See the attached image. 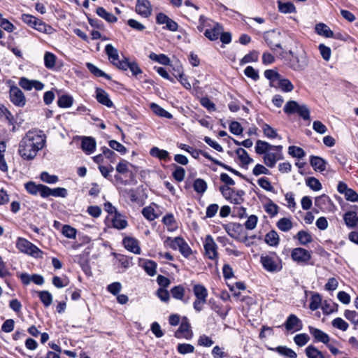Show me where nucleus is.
I'll use <instances>...</instances> for the list:
<instances>
[{
  "instance_id": "f257e3e1",
  "label": "nucleus",
  "mask_w": 358,
  "mask_h": 358,
  "mask_svg": "<svg viewBox=\"0 0 358 358\" xmlns=\"http://www.w3.org/2000/svg\"><path fill=\"white\" fill-rule=\"evenodd\" d=\"M46 143V136L42 131H28L19 143L18 154L24 160H33L38 152L42 150Z\"/></svg>"
},
{
  "instance_id": "f03ea898",
  "label": "nucleus",
  "mask_w": 358,
  "mask_h": 358,
  "mask_svg": "<svg viewBox=\"0 0 358 358\" xmlns=\"http://www.w3.org/2000/svg\"><path fill=\"white\" fill-rule=\"evenodd\" d=\"M282 150V145H273L262 140H257L256 142V153L264 155V163L269 168H273L278 161L283 159L284 157Z\"/></svg>"
},
{
  "instance_id": "7ed1b4c3",
  "label": "nucleus",
  "mask_w": 358,
  "mask_h": 358,
  "mask_svg": "<svg viewBox=\"0 0 358 358\" xmlns=\"http://www.w3.org/2000/svg\"><path fill=\"white\" fill-rule=\"evenodd\" d=\"M260 263L264 270L271 273H276L282 269V259L275 252L262 254Z\"/></svg>"
},
{
  "instance_id": "20e7f679",
  "label": "nucleus",
  "mask_w": 358,
  "mask_h": 358,
  "mask_svg": "<svg viewBox=\"0 0 358 358\" xmlns=\"http://www.w3.org/2000/svg\"><path fill=\"white\" fill-rule=\"evenodd\" d=\"M288 54L292 56L288 65L292 70L302 71L308 66V56L304 50L301 49L296 52L289 50Z\"/></svg>"
},
{
  "instance_id": "39448f33",
  "label": "nucleus",
  "mask_w": 358,
  "mask_h": 358,
  "mask_svg": "<svg viewBox=\"0 0 358 358\" xmlns=\"http://www.w3.org/2000/svg\"><path fill=\"white\" fill-rule=\"evenodd\" d=\"M283 110L287 115L296 113L304 120H310V110L308 106L305 104H299L296 101H287Z\"/></svg>"
},
{
  "instance_id": "423d86ee",
  "label": "nucleus",
  "mask_w": 358,
  "mask_h": 358,
  "mask_svg": "<svg viewBox=\"0 0 358 358\" xmlns=\"http://www.w3.org/2000/svg\"><path fill=\"white\" fill-rule=\"evenodd\" d=\"M16 248L22 253L31 255L35 258H41L43 252L34 244L24 238H18Z\"/></svg>"
},
{
  "instance_id": "0eeeda50",
  "label": "nucleus",
  "mask_w": 358,
  "mask_h": 358,
  "mask_svg": "<svg viewBox=\"0 0 358 358\" xmlns=\"http://www.w3.org/2000/svg\"><path fill=\"white\" fill-rule=\"evenodd\" d=\"M220 191L224 199L234 204H241L244 201L245 192L242 189H235L227 185L220 187Z\"/></svg>"
},
{
  "instance_id": "6e6552de",
  "label": "nucleus",
  "mask_w": 358,
  "mask_h": 358,
  "mask_svg": "<svg viewBox=\"0 0 358 358\" xmlns=\"http://www.w3.org/2000/svg\"><path fill=\"white\" fill-rule=\"evenodd\" d=\"M164 243L173 250H179L180 252L185 257H188L192 254V249L181 237L178 236L174 238L169 237Z\"/></svg>"
},
{
  "instance_id": "1a4fd4ad",
  "label": "nucleus",
  "mask_w": 358,
  "mask_h": 358,
  "mask_svg": "<svg viewBox=\"0 0 358 358\" xmlns=\"http://www.w3.org/2000/svg\"><path fill=\"white\" fill-rule=\"evenodd\" d=\"M205 255L212 260H217V245L210 235H207L203 243Z\"/></svg>"
},
{
  "instance_id": "9d476101",
  "label": "nucleus",
  "mask_w": 358,
  "mask_h": 358,
  "mask_svg": "<svg viewBox=\"0 0 358 358\" xmlns=\"http://www.w3.org/2000/svg\"><path fill=\"white\" fill-rule=\"evenodd\" d=\"M311 257V252L303 248H294L291 252L292 260L298 264H308Z\"/></svg>"
},
{
  "instance_id": "9b49d317",
  "label": "nucleus",
  "mask_w": 358,
  "mask_h": 358,
  "mask_svg": "<svg viewBox=\"0 0 358 358\" xmlns=\"http://www.w3.org/2000/svg\"><path fill=\"white\" fill-rule=\"evenodd\" d=\"M10 100L16 106L23 107L26 104V98L22 91L17 86L12 85L9 90Z\"/></svg>"
},
{
  "instance_id": "f8f14e48",
  "label": "nucleus",
  "mask_w": 358,
  "mask_h": 358,
  "mask_svg": "<svg viewBox=\"0 0 358 358\" xmlns=\"http://www.w3.org/2000/svg\"><path fill=\"white\" fill-rule=\"evenodd\" d=\"M156 22L159 24H165L163 29L171 31H176L178 29V23L163 13H159L157 15Z\"/></svg>"
},
{
  "instance_id": "ddd939ff",
  "label": "nucleus",
  "mask_w": 358,
  "mask_h": 358,
  "mask_svg": "<svg viewBox=\"0 0 358 358\" xmlns=\"http://www.w3.org/2000/svg\"><path fill=\"white\" fill-rule=\"evenodd\" d=\"M192 331L191 330V326L188 321V319L185 317L182 318V322L180 325L179 329L175 333V336L177 338H185L186 339H190L192 337Z\"/></svg>"
},
{
  "instance_id": "4468645a",
  "label": "nucleus",
  "mask_w": 358,
  "mask_h": 358,
  "mask_svg": "<svg viewBox=\"0 0 358 358\" xmlns=\"http://www.w3.org/2000/svg\"><path fill=\"white\" fill-rule=\"evenodd\" d=\"M284 326L287 331H297L302 327V322L294 314H291L286 320Z\"/></svg>"
},
{
  "instance_id": "2eb2a0df",
  "label": "nucleus",
  "mask_w": 358,
  "mask_h": 358,
  "mask_svg": "<svg viewBox=\"0 0 358 358\" xmlns=\"http://www.w3.org/2000/svg\"><path fill=\"white\" fill-rule=\"evenodd\" d=\"M111 226L118 230H122L127 227L128 222L124 215L120 212L115 214L109 218Z\"/></svg>"
},
{
  "instance_id": "dca6fc26",
  "label": "nucleus",
  "mask_w": 358,
  "mask_h": 358,
  "mask_svg": "<svg viewBox=\"0 0 358 358\" xmlns=\"http://www.w3.org/2000/svg\"><path fill=\"white\" fill-rule=\"evenodd\" d=\"M308 329L310 334L316 341L321 342L327 345L331 341L329 336L321 329L313 327H309Z\"/></svg>"
},
{
  "instance_id": "f3484780",
  "label": "nucleus",
  "mask_w": 358,
  "mask_h": 358,
  "mask_svg": "<svg viewBox=\"0 0 358 358\" xmlns=\"http://www.w3.org/2000/svg\"><path fill=\"white\" fill-rule=\"evenodd\" d=\"M222 31L223 27L218 23H215L212 27L206 29L204 36L210 41H215L219 38Z\"/></svg>"
},
{
  "instance_id": "a211bd4d",
  "label": "nucleus",
  "mask_w": 358,
  "mask_h": 358,
  "mask_svg": "<svg viewBox=\"0 0 358 358\" xmlns=\"http://www.w3.org/2000/svg\"><path fill=\"white\" fill-rule=\"evenodd\" d=\"M138 265L143 268L145 273L150 276H154L157 273V264L152 260L140 259Z\"/></svg>"
},
{
  "instance_id": "6ab92c4d",
  "label": "nucleus",
  "mask_w": 358,
  "mask_h": 358,
  "mask_svg": "<svg viewBox=\"0 0 358 358\" xmlns=\"http://www.w3.org/2000/svg\"><path fill=\"white\" fill-rule=\"evenodd\" d=\"M105 52L111 62L117 68H120V64H122V60H120L119 58L117 50L111 44H108L105 47Z\"/></svg>"
},
{
  "instance_id": "aec40b11",
  "label": "nucleus",
  "mask_w": 358,
  "mask_h": 358,
  "mask_svg": "<svg viewBox=\"0 0 358 358\" xmlns=\"http://www.w3.org/2000/svg\"><path fill=\"white\" fill-rule=\"evenodd\" d=\"M122 243L127 250L134 254L141 253V248L138 244V241L134 238L125 237L122 241Z\"/></svg>"
},
{
  "instance_id": "412c9836",
  "label": "nucleus",
  "mask_w": 358,
  "mask_h": 358,
  "mask_svg": "<svg viewBox=\"0 0 358 358\" xmlns=\"http://www.w3.org/2000/svg\"><path fill=\"white\" fill-rule=\"evenodd\" d=\"M136 12L143 17H149L152 13V6L150 1H137Z\"/></svg>"
},
{
  "instance_id": "4be33fe9",
  "label": "nucleus",
  "mask_w": 358,
  "mask_h": 358,
  "mask_svg": "<svg viewBox=\"0 0 358 358\" xmlns=\"http://www.w3.org/2000/svg\"><path fill=\"white\" fill-rule=\"evenodd\" d=\"M315 205L320 210H326L333 206V202L327 195L322 194L315 198Z\"/></svg>"
},
{
  "instance_id": "5701e85b",
  "label": "nucleus",
  "mask_w": 358,
  "mask_h": 358,
  "mask_svg": "<svg viewBox=\"0 0 358 358\" xmlns=\"http://www.w3.org/2000/svg\"><path fill=\"white\" fill-rule=\"evenodd\" d=\"M96 99L99 103L108 108L113 106V101L110 100L108 94L102 89L97 88L96 90Z\"/></svg>"
},
{
  "instance_id": "b1692460",
  "label": "nucleus",
  "mask_w": 358,
  "mask_h": 358,
  "mask_svg": "<svg viewBox=\"0 0 358 358\" xmlns=\"http://www.w3.org/2000/svg\"><path fill=\"white\" fill-rule=\"evenodd\" d=\"M343 220L348 228H355L358 224L357 213L355 211H348L343 215Z\"/></svg>"
},
{
  "instance_id": "393cba45",
  "label": "nucleus",
  "mask_w": 358,
  "mask_h": 358,
  "mask_svg": "<svg viewBox=\"0 0 358 358\" xmlns=\"http://www.w3.org/2000/svg\"><path fill=\"white\" fill-rule=\"evenodd\" d=\"M96 145V141L92 137H84L82 140L81 147L87 155H90L95 151Z\"/></svg>"
},
{
  "instance_id": "a878e982",
  "label": "nucleus",
  "mask_w": 358,
  "mask_h": 358,
  "mask_svg": "<svg viewBox=\"0 0 358 358\" xmlns=\"http://www.w3.org/2000/svg\"><path fill=\"white\" fill-rule=\"evenodd\" d=\"M276 34L274 31L267 32L264 34V38L267 45L272 50H275L276 48L282 49L281 44L275 42Z\"/></svg>"
},
{
  "instance_id": "bb28decb",
  "label": "nucleus",
  "mask_w": 358,
  "mask_h": 358,
  "mask_svg": "<svg viewBox=\"0 0 358 358\" xmlns=\"http://www.w3.org/2000/svg\"><path fill=\"white\" fill-rule=\"evenodd\" d=\"M119 69L124 71L129 69L134 76H137L142 73L136 63L129 62L127 59L122 60V64H120V67Z\"/></svg>"
},
{
  "instance_id": "cd10ccee",
  "label": "nucleus",
  "mask_w": 358,
  "mask_h": 358,
  "mask_svg": "<svg viewBox=\"0 0 358 358\" xmlns=\"http://www.w3.org/2000/svg\"><path fill=\"white\" fill-rule=\"evenodd\" d=\"M150 154L152 157H156L160 160L169 162L171 159L169 153L165 150H161L157 147H153L150 150Z\"/></svg>"
},
{
  "instance_id": "c85d7f7f",
  "label": "nucleus",
  "mask_w": 358,
  "mask_h": 358,
  "mask_svg": "<svg viewBox=\"0 0 358 358\" xmlns=\"http://www.w3.org/2000/svg\"><path fill=\"white\" fill-rule=\"evenodd\" d=\"M271 350L285 358H296L297 357L296 353L287 346L280 345L274 348H271Z\"/></svg>"
},
{
  "instance_id": "c756f323",
  "label": "nucleus",
  "mask_w": 358,
  "mask_h": 358,
  "mask_svg": "<svg viewBox=\"0 0 358 358\" xmlns=\"http://www.w3.org/2000/svg\"><path fill=\"white\" fill-rule=\"evenodd\" d=\"M310 163L315 171L322 172L326 169V162L322 157L311 156Z\"/></svg>"
},
{
  "instance_id": "7c9ffc66",
  "label": "nucleus",
  "mask_w": 358,
  "mask_h": 358,
  "mask_svg": "<svg viewBox=\"0 0 358 358\" xmlns=\"http://www.w3.org/2000/svg\"><path fill=\"white\" fill-rule=\"evenodd\" d=\"M315 29L316 33L320 36H323L327 38L334 37L333 31L329 29V27L327 24L324 23L317 24L315 25Z\"/></svg>"
},
{
  "instance_id": "2f4dec72",
  "label": "nucleus",
  "mask_w": 358,
  "mask_h": 358,
  "mask_svg": "<svg viewBox=\"0 0 358 358\" xmlns=\"http://www.w3.org/2000/svg\"><path fill=\"white\" fill-rule=\"evenodd\" d=\"M192 289L196 299L207 300L208 290L203 285L196 284L193 286Z\"/></svg>"
},
{
  "instance_id": "473e14b6",
  "label": "nucleus",
  "mask_w": 358,
  "mask_h": 358,
  "mask_svg": "<svg viewBox=\"0 0 358 358\" xmlns=\"http://www.w3.org/2000/svg\"><path fill=\"white\" fill-rule=\"evenodd\" d=\"M275 85L277 88H280L284 92H290L294 90V85L290 80L282 76Z\"/></svg>"
},
{
  "instance_id": "72a5a7b5",
  "label": "nucleus",
  "mask_w": 358,
  "mask_h": 358,
  "mask_svg": "<svg viewBox=\"0 0 358 358\" xmlns=\"http://www.w3.org/2000/svg\"><path fill=\"white\" fill-rule=\"evenodd\" d=\"M264 74L265 78L269 80L271 87H277L275 84L281 76L276 71L268 69L264 71Z\"/></svg>"
},
{
  "instance_id": "f704fd0d",
  "label": "nucleus",
  "mask_w": 358,
  "mask_h": 358,
  "mask_svg": "<svg viewBox=\"0 0 358 358\" xmlns=\"http://www.w3.org/2000/svg\"><path fill=\"white\" fill-rule=\"evenodd\" d=\"M150 107L152 112L159 117H166L167 119H171L173 117V115L170 113L164 110L157 103H150Z\"/></svg>"
},
{
  "instance_id": "c9c22d12",
  "label": "nucleus",
  "mask_w": 358,
  "mask_h": 358,
  "mask_svg": "<svg viewBox=\"0 0 358 358\" xmlns=\"http://www.w3.org/2000/svg\"><path fill=\"white\" fill-rule=\"evenodd\" d=\"M295 238H297L300 244L303 245H306L313 241L311 234L309 232L303 230L299 231L296 234Z\"/></svg>"
},
{
  "instance_id": "e433bc0d",
  "label": "nucleus",
  "mask_w": 358,
  "mask_h": 358,
  "mask_svg": "<svg viewBox=\"0 0 358 358\" xmlns=\"http://www.w3.org/2000/svg\"><path fill=\"white\" fill-rule=\"evenodd\" d=\"M96 13L99 17H102L108 22H115L117 20L115 15L108 12L102 7H99L96 8Z\"/></svg>"
},
{
  "instance_id": "4c0bfd02",
  "label": "nucleus",
  "mask_w": 358,
  "mask_h": 358,
  "mask_svg": "<svg viewBox=\"0 0 358 358\" xmlns=\"http://www.w3.org/2000/svg\"><path fill=\"white\" fill-rule=\"evenodd\" d=\"M279 236L274 230L270 231L265 236V242L270 246H277L279 244Z\"/></svg>"
},
{
  "instance_id": "58836bf2",
  "label": "nucleus",
  "mask_w": 358,
  "mask_h": 358,
  "mask_svg": "<svg viewBox=\"0 0 358 358\" xmlns=\"http://www.w3.org/2000/svg\"><path fill=\"white\" fill-rule=\"evenodd\" d=\"M279 10L285 14L292 13L296 11L294 5L290 1H278Z\"/></svg>"
},
{
  "instance_id": "ea45409f",
  "label": "nucleus",
  "mask_w": 358,
  "mask_h": 358,
  "mask_svg": "<svg viewBox=\"0 0 358 358\" xmlns=\"http://www.w3.org/2000/svg\"><path fill=\"white\" fill-rule=\"evenodd\" d=\"M57 57L52 52H45L44 55V65L48 69H53L55 66Z\"/></svg>"
},
{
  "instance_id": "a19ab883",
  "label": "nucleus",
  "mask_w": 358,
  "mask_h": 358,
  "mask_svg": "<svg viewBox=\"0 0 358 358\" xmlns=\"http://www.w3.org/2000/svg\"><path fill=\"white\" fill-rule=\"evenodd\" d=\"M236 153L241 163L244 165H248L253 162V159L250 157L247 151L243 148H238L236 151Z\"/></svg>"
},
{
  "instance_id": "79ce46f5",
  "label": "nucleus",
  "mask_w": 358,
  "mask_h": 358,
  "mask_svg": "<svg viewBox=\"0 0 358 358\" xmlns=\"http://www.w3.org/2000/svg\"><path fill=\"white\" fill-rule=\"evenodd\" d=\"M86 66L88 69V70L95 76L96 77H103L106 78L107 80L110 79V76L106 73H104L103 71L99 69L98 67L94 66L93 64L90 62H87L86 64Z\"/></svg>"
},
{
  "instance_id": "37998d69",
  "label": "nucleus",
  "mask_w": 358,
  "mask_h": 358,
  "mask_svg": "<svg viewBox=\"0 0 358 358\" xmlns=\"http://www.w3.org/2000/svg\"><path fill=\"white\" fill-rule=\"evenodd\" d=\"M277 227L282 231L287 232L292 228L293 224L291 219L283 217L278 221Z\"/></svg>"
},
{
  "instance_id": "c03bdc74",
  "label": "nucleus",
  "mask_w": 358,
  "mask_h": 358,
  "mask_svg": "<svg viewBox=\"0 0 358 358\" xmlns=\"http://www.w3.org/2000/svg\"><path fill=\"white\" fill-rule=\"evenodd\" d=\"M305 351L308 358H324L322 352L313 345H308Z\"/></svg>"
},
{
  "instance_id": "a18cd8bd",
  "label": "nucleus",
  "mask_w": 358,
  "mask_h": 358,
  "mask_svg": "<svg viewBox=\"0 0 358 358\" xmlns=\"http://www.w3.org/2000/svg\"><path fill=\"white\" fill-rule=\"evenodd\" d=\"M170 293L174 299L182 301L185 295V288L182 285H177L171 289Z\"/></svg>"
},
{
  "instance_id": "49530a36",
  "label": "nucleus",
  "mask_w": 358,
  "mask_h": 358,
  "mask_svg": "<svg viewBox=\"0 0 358 358\" xmlns=\"http://www.w3.org/2000/svg\"><path fill=\"white\" fill-rule=\"evenodd\" d=\"M306 184L313 191H320L322 189V184L315 177H309L306 179Z\"/></svg>"
},
{
  "instance_id": "de8ad7c7",
  "label": "nucleus",
  "mask_w": 358,
  "mask_h": 358,
  "mask_svg": "<svg viewBox=\"0 0 358 358\" xmlns=\"http://www.w3.org/2000/svg\"><path fill=\"white\" fill-rule=\"evenodd\" d=\"M38 296L40 300L43 303L45 307H48L51 305L52 302V296L48 291H41L38 292Z\"/></svg>"
},
{
  "instance_id": "09e8293b",
  "label": "nucleus",
  "mask_w": 358,
  "mask_h": 358,
  "mask_svg": "<svg viewBox=\"0 0 358 358\" xmlns=\"http://www.w3.org/2000/svg\"><path fill=\"white\" fill-rule=\"evenodd\" d=\"M194 189L199 194H203L207 189V183L201 178H197L193 184Z\"/></svg>"
},
{
  "instance_id": "8fccbe9b",
  "label": "nucleus",
  "mask_w": 358,
  "mask_h": 358,
  "mask_svg": "<svg viewBox=\"0 0 358 358\" xmlns=\"http://www.w3.org/2000/svg\"><path fill=\"white\" fill-rule=\"evenodd\" d=\"M262 128L264 136L267 138H275L278 136L277 131L272 128L269 124L264 123Z\"/></svg>"
},
{
  "instance_id": "3c124183",
  "label": "nucleus",
  "mask_w": 358,
  "mask_h": 358,
  "mask_svg": "<svg viewBox=\"0 0 358 358\" xmlns=\"http://www.w3.org/2000/svg\"><path fill=\"white\" fill-rule=\"evenodd\" d=\"M331 324L334 328L343 331H345L349 327L348 324L341 317H336L331 322Z\"/></svg>"
},
{
  "instance_id": "603ef678",
  "label": "nucleus",
  "mask_w": 358,
  "mask_h": 358,
  "mask_svg": "<svg viewBox=\"0 0 358 358\" xmlns=\"http://www.w3.org/2000/svg\"><path fill=\"white\" fill-rule=\"evenodd\" d=\"M288 153L293 157L299 159H302L305 156L304 150L301 148L294 145L289 147Z\"/></svg>"
},
{
  "instance_id": "864d4df0",
  "label": "nucleus",
  "mask_w": 358,
  "mask_h": 358,
  "mask_svg": "<svg viewBox=\"0 0 358 358\" xmlns=\"http://www.w3.org/2000/svg\"><path fill=\"white\" fill-rule=\"evenodd\" d=\"M34 29L45 34H51L52 31V28L50 26L38 19L35 23Z\"/></svg>"
},
{
  "instance_id": "5fc2aeb1",
  "label": "nucleus",
  "mask_w": 358,
  "mask_h": 358,
  "mask_svg": "<svg viewBox=\"0 0 358 358\" xmlns=\"http://www.w3.org/2000/svg\"><path fill=\"white\" fill-rule=\"evenodd\" d=\"M143 215L148 220L152 221L157 217V215L155 213L153 207L149 206L143 208Z\"/></svg>"
},
{
  "instance_id": "6e6d98bb",
  "label": "nucleus",
  "mask_w": 358,
  "mask_h": 358,
  "mask_svg": "<svg viewBox=\"0 0 358 358\" xmlns=\"http://www.w3.org/2000/svg\"><path fill=\"white\" fill-rule=\"evenodd\" d=\"M73 98L68 95H62L58 99L57 104L61 108H69L73 104Z\"/></svg>"
},
{
  "instance_id": "4d7b16f0",
  "label": "nucleus",
  "mask_w": 358,
  "mask_h": 358,
  "mask_svg": "<svg viewBox=\"0 0 358 358\" xmlns=\"http://www.w3.org/2000/svg\"><path fill=\"white\" fill-rule=\"evenodd\" d=\"M150 58L163 65H168L170 63V59L164 54L157 55L152 52L150 55Z\"/></svg>"
},
{
  "instance_id": "13d9d810",
  "label": "nucleus",
  "mask_w": 358,
  "mask_h": 358,
  "mask_svg": "<svg viewBox=\"0 0 358 358\" xmlns=\"http://www.w3.org/2000/svg\"><path fill=\"white\" fill-rule=\"evenodd\" d=\"M278 209L279 207L271 200L264 205L265 211L271 217L278 214Z\"/></svg>"
},
{
  "instance_id": "bf43d9fd",
  "label": "nucleus",
  "mask_w": 358,
  "mask_h": 358,
  "mask_svg": "<svg viewBox=\"0 0 358 358\" xmlns=\"http://www.w3.org/2000/svg\"><path fill=\"white\" fill-rule=\"evenodd\" d=\"M40 178L42 181L48 184H54L58 181V177L57 176L50 175L46 171H43L41 173Z\"/></svg>"
},
{
  "instance_id": "052dcab7",
  "label": "nucleus",
  "mask_w": 358,
  "mask_h": 358,
  "mask_svg": "<svg viewBox=\"0 0 358 358\" xmlns=\"http://www.w3.org/2000/svg\"><path fill=\"white\" fill-rule=\"evenodd\" d=\"M344 316L355 326L358 325V313L355 310H346Z\"/></svg>"
},
{
  "instance_id": "680f3d73",
  "label": "nucleus",
  "mask_w": 358,
  "mask_h": 358,
  "mask_svg": "<svg viewBox=\"0 0 358 358\" xmlns=\"http://www.w3.org/2000/svg\"><path fill=\"white\" fill-rule=\"evenodd\" d=\"M309 340L310 338L306 334H299L294 337V343L299 347L305 345Z\"/></svg>"
},
{
  "instance_id": "e2e57ef3",
  "label": "nucleus",
  "mask_w": 358,
  "mask_h": 358,
  "mask_svg": "<svg viewBox=\"0 0 358 358\" xmlns=\"http://www.w3.org/2000/svg\"><path fill=\"white\" fill-rule=\"evenodd\" d=\"M257 184L264 189L268 192H274V187L271 184L270 181L267 178H260L257 180Z\"/></svg>"
},
{
  "instance_id": "0e129e2a",
  "label": "nucleus",
  "mask_w": 358,
  "mask_h": 358,
  "mask_svg": "<svg viewBox=\"0 0 358 358\" xmlns=\"http://www.w3.org/2000/svg\"><path fill=\"white\" fill-rule=\"evenodd\" d=\"M321 302V296L319 294H315L311 296L309 307L312 310H315L320 308Z\"/></svg>"
},
{
  "instance_id": "69168bd1",
  "label": "nucleus",
  "mask_w": 358,
  "mask_h": 358,
  "mask_svg": "<svg viewBox=\"0 0 358 358\" xmlns=\"http://www.w3.org/2000/svg\"><path fill=\"white\" fill-rule=\"evenodd\" d=\"M26 190L31 194H39L41 185H36L34 182H28L24 185Z\"/></svg>"
},
{
  "instance_id": "338daca9",
  "label": "nucleus",
  "mask_w": 358,
  "mask_h": 358,
  "mask_svg": "<svg viewBox=\"0 0 358 358\" xmlns=\"http://www.w3.org/2000/svg\"><path fill=\"white\" fill-rule=\"evenodd\" d=\"M109 146L122 155H124L127 152V148L123 145L115 140L109 141Z\"/></svg>"
},
{
  "instance_id": "774afa93",
  "label": "nucleus",
  "mask_w": 358,
  "mask_h": 358,
  "mask_svg": "<svg viewBox=\"0 0 358 358\" xmlns=\"http://www.w3.org/2000/svg\"><path fill=\"white\" fill-rule=\"evenodd\" d=\"M62 234L69 238H75L76 236V230L69 225H64L62 227Z\"/></svg>"
}]
</instances>
